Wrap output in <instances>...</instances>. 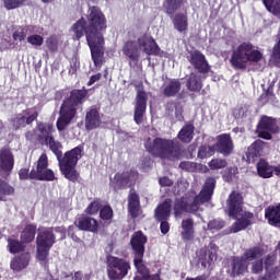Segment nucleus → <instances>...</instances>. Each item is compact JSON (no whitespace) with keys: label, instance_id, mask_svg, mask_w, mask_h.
Returning a JSON list of instances; mask_svg holds the SVG:
<instances>
[{"label":"nucleus","instance_id":"obj_51","mask_svg":"<svg viewBox=\"0 0 280 280\" xmlns=\"http://www.w3.org/2000/svg\"><path fill=\"white\" fill-rule=\"evenodd\" d=\"M209 231H220V229H224V222L220 220H212L208 223Z\"/></svg>","mask_w":280,"mask_h":280},{"label":"nucleus","instance_id":"obj_24","mask_svg":"<svg viewBox=\"0 0 280 280\" xmlns=\"http://www.w3.org/2000/svg\"><path fill=\"white\" fill-rule=\"evenodd\" d=\"M172 213V199H166L163 203L158 206L155 209V218L159 222H163V220H170V215Z\"/></svg>","mask_w":280,"mask_h":280},{"label":"nucleus","instance_id":"obj_62","mask_svg":"<svg viewBox=\"0 0 280 280\" xmlns=\"http://www.w3.org/2000/svg\"><path fill=\"white\" fill-rule=\"evenodd\" d=\"M273 172L276 176H280V164L278 166H273Z\"/></svg>","mask_w":280,"mask_h":280},{"label":"nucleus","instance_id":"obj_5","mask_svg":"<svg viewBox=\"0 0 280 280\" xmlns=\"http://www.w3.org/2000/svg\"><path fill=\"white\" fill-rule=\"evenodd\" d=\"M244 198L240 192L233 191L228 199V211L230 218H234L236 222L231 226V233H240L244 229H248L252 224L253 213L244 211Z\"/></svg>","mask_w":280,"mask_h":280},{"label":"nucleus","instance_id":"obj_40","mask_svg":"<svg viewBox=\"0 0 280 280\" xmlns=\"http://www.w3.org/2000/svg\"><path fill=\"white\" fill-rule=\"evenodd\" d=\"M8 248L10 253L14 254L24 250L25 246L14 238H9Z\"/></svg>","mask_w":280,"mask_h":280},{"label":"nucleus","instance_id":"obj_11","mask_svg":"<svg viewBox=\"0 0 280 280\" xmlns=\"http://www.w3.org/2000/svg\"><path fill=\"white\" fill-rule=\"evenodd\" d=\"M264 255L266 252L261 247L249 248L245 252V259L252 262V272L259 275L264 270Z\"/></svg>","mask_w":280,"mask_h":280},{"label":"nucleus","instance_id":"obj_32","mask_svg":"<svg viewBox=\"0 0 280 280\" xmlns=\"http://www.w3.org/2000/svg\"><path fill=\"white\" fill-rule=\"evenodd\" d=\"M182 238L186 242L194 240V220L185 219L182 221Z\"/></svg>","mask_w":280,"mask_h":280},{"label":"nucleus","instance_id":"obj_10","mask_svg":"<svg viewBox=\"0 0 280 280\" xmlns=\"http://www.w3.org/2000/svg\"><path fill=\"white\" fill-rule=\"evenodd\" d=\"M130 262L124 258L109 257L107 260V277L109 280H121L128 276Z\"/></svg>","mask_w":280,"mask_h":280},{"label":"nucleus","instance_id":"obj_1","mask_svg":"<svg viewBox=\"0 0 280 280\" xmlns=\"http://www.w3.org/2000/svg\"><path fill=\"white\" fill-rule=\"evenodd\" d=\"M88 21L89 24L84 18H81L72 25L70 32L74 40H80L85 34L92 60L95 67H102V60H104V35L102 32H106V16L100 8L92 7L89 9Z\"/></svg>","mask_w":280,"mask_h":280},{"label":"nucleus","instance_id":"obj_23","mask_svg":"<svg viewBox=\"0 0 280 280\" xmlns=\"http://www.w3.org/2000/svg\"><path fill=\"white\" fill-rule=\"evenodd\" d=\"M265 218L270 226L280 228V205L269 206L265 210Z\"/></svg>","mask_w":280,"mask_h":280},{"label":"nucleus","instance_id":"obj_59","mask_svg":"<svg viewBox=\"0 0 280 280\" xmlns=\"http://www.w3.org/2000/svg\"><path fill=\"white\" fill-rule=\"evenodd\" d=\"M19 176H20L21 180H26V178H30V170H27V168L20 170Z\"/></svg>","mask_w":280,"mask_h":280},{"label":"nucleus","instance_id":"obj_46","mask_svg":"<svg viewBox=\"0 0 280 280\" xmlns=\"http://www.w3.org/2000/svg\"><path fill=\"white\" fill-rule=\"evenodd\" d=\"M210 170H223L226 167V161L222 159H214L209 162Z\"/></svg>","mask_w":280,"mask_h":280},{"label":"nucleus","instance_id":"obj_7","mask_svg":"<svg viewBox=\"0 0 280 280\" xmlns=\"http://www.w3.org/2000/svg\"><path fill=\"white\" fill-rule=\"evenodd\" d=\"M145 150L159 159H167L168 161H176V159H180V145L174 142V140L155 138L151 141L149 139L145 142Z\"/></svg>","mask_w":280,"mask_h":280},{"label":"nucleus","instance_id":"obj_31","mask_svg":"<svg viewBox=\"0 0 280 280\" xmlns=\"http://www.w3.org/2000/svg\"><path fill=\"white\" fill-rule=\"evenodd\" d=\"M257 172L260 178H272V174H275V166H271L268 162L260 160L257 164Z\"/></svg>","mask_w":280,"mask_h":280},{"label":"nucleus","instance_id":"obj_35","mask_svg":"<svg viewBox=\"0 0 280 280\" xmlns=\"http://www.w3.org/2000/svg\"><path fill=\"white\" fill-rule=\"evenodd\" d=\"M32 30L34 33L28 35L26 38L28 45H32V47H43V44L45 43V37L36 33L38 32L36 26H32Z\"/></svg>","mask_w":280,"mask_h":280},{"label":"nucleus","instance_id":"obj_38","mask_svg":"<svg viewBox=\"0 0 280 280\" xmlns=\"http://www.w3.org/2000/svg\"><path fill=\"white\" fill-rule=\"evenodd\" d=\"M262 3L268 12H271L275 16H280V0H262Z\"/></svg>","mask_w":280,"mask_h":280},{"label":"nucleus","instance_id":"obj_15","mask_svg":"<svg viewBox=\"0 0 280 280\" xmlns=\"http://www.w3.org/2000/svg\"><path fill=\"white\" fill-rule=\"evenodd\" d=\"M217 141L218 142L214 144L215 152L223 154V156H229L233 154V139H231V136L229 133L218 136Z\"/></svg>","mask_w":280,"mask_h":280},{"label":"nucleus","instance_id":"obj_19","mask_svg":"<svg viewBox=\"0 0 280 280\" xmlns=\"http://www.w3.org/2000/svg\"><path fill=\"white\" fill-rule=\"evenodd\" d=\"M137 178V174L135 173H124V174H116L113 179H110V187L117 191V189H121L124 185H128V183H132Z\"/></svg>","mask_w":280,"mask_h":280},{"label":"nucleus","instance_id":"obj_4","mask_svg":"<svg viewBox=\"0 0 280 280\" xmlns=\"http://www.w3.org/2000/svg\"><path fill=\"white\" fill-rule=\"evenodd\" d=\"M122 54L130 60V62H139L141 59V54L148 56H159L161 54V48L156 40L148 34L140 35L136 40H128L122 46Z\"/></svg>","mask_w":280,"mask_h":280},{"label":"nucleus","instance_id":"obj_30","mask_svg":"<svg viewBox=\"0 0 280 280\" xmlns=\"http://www.w3.org/2000/svg\"><path fill=\"white\" fill-rule=\"evenodd\" d=\"M30 178L35 180H56L54 171L49 168H43L42 171H31Z\"/></svg>","mask_w":280,"mask_h":280},{"label":"nucleus","instance_id":"obj_27","mask_svg":"<svg viewBox=\"0 0 280 280\" xmlns=\"http://www.w3.org/2000/svg\"><path fill=\"white\" fill-rule=\"evenodd\" d=\"M173 26L174 30L183 34L187 31V27H189V21L187 19V14L185 13H177L173 16Z\"/></svg>","mask_w":280,"mask_h":280},{"label":"nucleus","instance_id":"obj_60","mask_svg":"<svg viewBox=\"0 0 280 280\" xmlns=\"http://www.w3.org/2000/svg\"><path fill=\"white\" fill-rule=\"evenodd\" d=\"M56 233H59V240H65L66 237L65 228H57Z\"/></svg>","mask_w":280,"mask_h":280},{"label":"nucleus","instance_id":"obj_17","mask_svg":"<svg viewBox=\"0 0 280 280\" xmlns=\"http://www.w3.org/2000/svg\"><path fill=\"white\" fill-rule=\"evenodd\" d=\"M74 224L80 231H88L90 233H97L100 230V223L91 217H80L75 220Z\"/></svg>","mask_w":280,"mask_h":280},{"label":"nucleus","instance_id":"obj_48","mask_svg":"<svg viewBox=\"0 0 280 280\" xmlns=\"http://www.w3.org/2000/svg\"><path fill=\"white\" fill-rule=\"evenodd\" d=\"M47 165H48L47 154L43 153L37 161V168L35 172H42V170H47Z\"/></svg>","mask_w":280,"mask_h":280},{"label":"nucleus","instance_id":"obj_43","mask_svg":"<svg viewBox=\"0 0 280 280\" xmlns=\"http://www.w3.org/2000/svg\"><path fill=\"white\" fill-rule=\"evenodd\" d=\"M215 154V147H201L198 152L199 159H207L209 156H213Z\"/></svg>","mask_w":280,"mask_h":280},{"label":"nucleus","instance_id":"obj_12","mask_svg":"<svg viewBox=\"0 0 280 280\" xmlns=\"http://www.w3.org/2000/svg\"><path fill=\"white\" fill-rule=\"evenodd\" d=\"M257 132L260 139H266L269 141L272 139V135L279 132V126H277V121H275V119L271 117L264 116L257 126Z\"/></svg>","mask_w":280,"mask_h":280},{"label":"nucleus","instance_id":"obj_16","mask_svg":"<svg viewBox=\"0 0 280 280\" xmlns=\"http://www.w3.org/2000/svg\"><path fill=\"white\" fill-rule=\"evenodd\" d=\"M38 117V112L36 109H26L21 114H18L13 119L14 129L25 128V126L32 124Z\"/></svg>","mask_w":280,"mask_h":280},{"label":"nucleus","instance_id":"obj_47","mask_svg":"<svg viewBox=\"0 0 280 280\" xmlns=\"http://www.w3.org/2000/svg\"><path fill=\"white\" fill-rule=\"evenodd\" d=\"M101 220H113V208L110 206H105L100 212Z\"/></svg>","mask_w":280,"mask_h":280},{"label":"nucleus","instance_id":"obj_55","mask_svg":"<svg viewBox=\"0 0 280 280\" xmlns=\"http://www.w3.org/2000/svg\"><path fill=\"white\" fill-rule=\"evenodd\" d=\"M100 80H102V73L93 74L88 82V86H93V84L100 82Z\"/></svg>","mask_w":280,"mask_h":280},{"label":"nucleus","instance_id":"obj_3","mask_svg":"<svg viewBox=\"0 0 280 280\" xmlns=\"http://www.w3.org/2000/svg\"><path fill=\"white\" fill-rule=\"evenodd\" d=\"M213 189H215V178L209 177L206 179L202 190L199 195L196 191H191L182 199H176L174 203V215L178 220L183 218L185 211L187 213H194L200 209V205L209 202L211 196H213Z\"/></svg>","mask_w":280,"mask_h":280},{"label":"nucleus","instance_id":"obj_58","mask_svg":"<svg viewBox=\"0 0 280 280\" xmlns=\"http://www.w3.org/2000/svg\"><path fill=\"white\" fill-rule=\"evenodd\" d=\"M175 117L178 121L183 120V107L180 105L175 106Z\"/></svg>","mask_w":280,"mask_h":280},{"label":"nucleus","instance_id":"obj_18","mask_svg":"<svg viewBox=\"0 0 280 280\" xmlns=\"http://www.w3.org/2000/svg\"><path fill=\"white\" fill-rule=\"evenodd\" d=\"M275 259H277V256L273 254H269L265 259V268H266V275L264 277H260L258 280H277L280 277V266L270 268L271 264H275Z\"/></svg>","mask_w":280,"mask_h":280},{"label":"nucleus","instance_id":"obj_61","mask_svg":"<svg viewBox=\"0 0 280 280\" xmlns=\"http://www.w3.org/2000/svg\"><path fill=\"white\" fill-rule=\"evenodd\" d=\"M186 280H207V277L205 276H198L196 278H186Z\"/></svg>","mask_w":280,"mask_h":280},{"label":"nucleus","instance_id":"obj_44","mask_svg":"<svg viewBox=\"0 0 280 280\" xmlns=\"http://www.w3.org/2000/svg\"><path fill=\"white\" fill-rule=\"evenodd\" d=\"M100 209H102V203L100 200H94L86 207L85 213H88V215H96Z\"/></svg>","mask_w":280,"mask_h":280},{"label":"nucleus","instance_id":"obj_56","mask_svg":"<svg viewBox=\"0 0 280 280\" xmlns=\"http://www.w3.org/2000/svg\"><path fill=\"white\" fill-rule=\"evenodd\" d=\"M159 183L162 187H172V185L174 184L168 177H161L159 179Z\"/></svg>","mask_w":280,"mask_h":280},{"label":"nucleus","instance_id":"obj_8","mask_svg":"<svg viewBox=\"0 0 280 280\" xmlns=\"http://www.w3.org/2000/svg\"><path fill=\"white\" fill-rule=\"evenodd\" d=\"M248 62H264V54L253 44L243 43L233 51L231 63L235 69H246Z\"/></svg>","mask_w":280,"mask_h":280},{"label":"nucleus","instance_id":"obj_2","mask_svg":"<svg viewBox=\"0 0 280 280\" xmlns=\"http://www.w3.org/2000/svg\"><path fill=\"white\" fill-rule=\"evenodd\" d=\"M38 130L42 132V137H44L46 144L49 145L51 152L57 156L60 171L65 178L72 180V183L78 180L79 174L75 166L78 165V161L82 159V148L75 147L74 149L66 152L63 158L60 159V156H62V151H60L62 144L56 141L51 135V132H54V125L39 122Z\"/></svg>","mask_w":280,"mask_h":280},{"label":"nucleus","instance_id":"obj_57","mask_svg":"<svg viewBox=\"0 0 280 280\" xmlns=\"http://www.w3.org/2000/svg\"><path fill=\"white\" fill-rule=\"evenodd\" d=\"M74 280H91V275H82V272L78 271L74 273Z\"/></svg>","mask_w":280,"mask_h":280},{"label":"nucleus","instance_id":"obj_50","mask_svg":"<svg viewBox=\"0 0 280 280\" xmlns=\"http://www.w3.org/2000/svg\"><path fill=\"white\" fill-rule=\"evenodd\" d=\"M43 138H45V136H43V132H40V130L38 129V125H37V130H32L26 133V139L28 141H34V139H43Z\"/></svg>","mask_w":280,"mask_h":280},{"label":"nucleus","instance_id":"obj_53","mask_svg":"<svg viewBox=\"0 0 280 280\" xmlns=\"http://www.w3.org/2000/svg\"><path fill=\"white\" fill-rule=\"evenodd\" d=\"M179 167L186 170V172H194V170H196V164L194 162H182Z\"/></svg>","mask_w":280,"mask_h":280},{"label":"nucleus","instance_id":"obj_22","mask_svg":"<svg viewBox=\"0 0 280 280\" xmlns=\"http://www.w3.org/2000/svg\"><path fill=\"white\" fill-rule=\"evenodd\" d=\"M190 62L195 69L199 70V73H207L209 71V63L200 51H192L190 54Z\"/></svg>","mask_w":280,"mask_h":280},{"label":"nucleus","instance_id":"obj_34","mask_svg":"<svg viewBox=\"0 0 280 280\" xmlns=\"http://www.w3.org/2000/svg\"><path fill=\"white\" fill-rule=\"evenodd\" d=\"M177 137L183 141V143H190L191 139H194V125H185L178 132Z\"/></svg>","mask_w":280,"mask_h":280},{"label":"nucleus","instance_id":"obj_52","mask_svg":"<svg viewBox=\"0 0 280 280\" xmlns=\"http://www.w3.org/2000/svg\"><path fill=\"white\" fill-rule=\"evenodd\" d=\"M235 174H237V167L233 166L228 168V171L223 174V179L229 183V180H231V178H233V176H235Z\"/></svg>","mask_w":280,"mask_h":280},{"label":"nucleus","instance_id":"obj_45","mask_svg":"<svg viewBox=\"0 0 280 280\" xmlns=\"http://www.w3.org/2000/svg\"><path fill=\"white\" fill-rule=\"evenodd\" d=\"M27 38V28L25 27H19L13 33V39L18 40L19 43H22V40H25Z\"/></svg>","mask_w":280,"mask_h":280},{"label":"nucleus","instance_id":"obj_37","mask_svg":"<svg viewBox=\"0 0 280 280\" xmlns=\"http://www.w3.org/2000/svg\"><path fill=\"white\" fill-rule=\"evenodd\" d=\"M180 91V82L179 81H171L165 88H164V95L166 97H174L176 93Z\"/></svg>","mask_w":280,"mask_h":280},{"label":"nucleus","instance_id":"obj_64","mask_svg":"<svg viewBox=\"0 0 280 280\" xmlns=\"http://www.w3.org/2000/svg\"><path fill=\"white\" fill-rule=\"evenodd\" d=\"M180 185H183V186L185 187L187 184H183V183H182Z\"/></svg>","mask_w":280,"mask_h":280},{"label":"nucleus","instance_id":"obj_28","mask_svg":"<svg viewBox=\"0 0 280 280\" xmlns=\"http://www.w3.org/2000/svg\"><path fill=\"white\" fill-rule=\"evenodd\" d=\"M30 266V253H24L20 256H16L11 261V269L15 270V272H21V270L27 268Z\"/></svg>","mask_w":280,"mask_h":280},{"label":"nucleus","instance_id":"obj_6","mask_svg":"<svg viewBox=\"0 0 280 280\" xmlns=\"http://www.w3.org/2000/svg\"><path fill=\"white\" fill-rule=\"evenodd\" d=\"M88 93L89 92L86 90H73L70 93V97L62 103L59 112V118L57 119V129L60 132H62V130L73 121V118L78 113V106L79 104H82Z\"/></svg>","mask_w":280,"mask_h":280},{"label":"nucleus","instance_id":"obj_29","mask_svg":"<svg viewBox=\"0 0 280 280\" xmlns=\"http://www.w3.org/2000/svg\"><path fill=\"white\" fill-rule=\"evenodd\" d=\"M186 86L188 91L198 93V91L202 89V79L200 77V72L190 73L189 78L187 79Z\"/></svg>","mask_w":280,"mask_h":280},{"label":"nucleus","instance_id":"obj_39","mask_svg":"<svg viewBox=\"0 0 280 280\" xmlns=\"http://www.w3.org/2000/svg\"><path fill=\"white\" fill-rule=\"evenodd\" d=\"M184 0H166L167 14H174L176 10H180Z\"/></svg>","mask_w":280,"mask_h":280},{"label":"nucleus","instance_id":"obj_36","mask_svg":"<svg viewBox=\"0 0 280 280\" xmlns=\"http://www.w3.org/2000/svg\"><path fill=\"white\" fill-rule=\"evenodd\" d=\"M34 237H36V225L28 224L21 233V240L24 244H30V242H34Z\"/></svg>","mask_w":280,"mask_h":280},{"label":"nucleus","instance_id":"obj_54","mask_svg":"<svg viewBox=\"0 0 280 280\" xmlns=\"http://www.w3.org/2000/svg\"><path fill=\"white\" fill-rule=\"evenodd\" d=\"M160 230L163 235H167V233H170V223L167 220L161 221Z\"/></svg>","mask_w":280,"mask_h":280},{"label":"nucleus","instance_id":"obj_63","mask_svg":"<svg viewBox=\"0 0 280 280\" xmlns=\"http://www.w3.org/2000/svg\"><path fill=\"white\" fill-rule=\"evenodd\" d=\"M51 0H42L43 3H49Z\"/></svg>","mask_w":280,"mask_h":280},{"label":"nucleus","instance_id":"obj_20","mask_svg":"<svg viewBox=\"0 0 280 280\" xmlns=\"http://www.w3.org/2000/svg\"><path fill=\"white\" fill-rule=\"evenodd\" d=\"M102 125V117L97 108H91L85 114V128L86 130H95Z\"/></svg>","mask_w":280,"mask_h":280},{"label":"nucleus","instance_id":"obj_9","mask_svg":"<svg viewBox=\"0 0 280 280\" xmlns=\"http://www.w3.org/2000/svg\"><path fill=\"white\" fill-rule=\"evenodd\" d=\"M56 243V235H54V231L51 229H45L40 231L36 238L37 244V259L38 261L45 262L47 261V257H49V250Z\"/></svg>","mask_w":280,"mask_h":280},{"label":"nucleus","instance_id":"obj_13","mask_svg":"<svg viewBox=\"0 0 280 280\" xmlns=\"http://www.w3.org/2000/svg\"><path fill=\"white\" fill-rule=\"evenodd\" d=\"M145 108H148V94L143 90H138L136 96V105L133 113V120L138 126L143 124V117L145 116Z\"/></svg>","mask_w":280,"mask_h":280},{"label":"nucleus","instance_id":"obj_26","mask_svg":"<svg viewBox=\"0 0 280 280\" xmlns=\"http://www.w3.org/2000/svg\"><path fill=\"white\" fill-rule=\"evenodd\" d=\"M248 270V259H245V254L241 258H234L232 262V276L238 277Z\"/></svg>","mask_w":280,"mask_h":280},{"label":"nucleus","instance_id":"obj_42","mask_svg":"<svg viewBox=\"0 0 280 280\" xmlns=\"http://www.w3.org/2000/svg\"><path fill=\"white\" fill-rule=\"evenodd\" d=\"M2 3L5 10H16L18 8H21L23 3H25V0H2Z\"/></svg>","mask_w":280,"mask_h":280},{"label":"nucleus","instance_id":"obj_14","mask_svg":"<svg viewBox=\"0 0 280 280\" xmlns=\"http://www.w3.org/2000/svg\"><path fill=\"white\" fill-rule=\"evenodd\" d=\"M14 170V154L10 149L0 150V176H10Z\"/></svg>","mask_w":280,"mask_h":280},{"label":"nucleus","instance_id":"obj_33","mask_svg":"<svg viewBox=\"0 0 280 280\" xmlns=\"http://www.w3.org/2000/svg\"><path fill=\"white\" fill-rule=\"evenodd\" d=\"M266 148V143L261 140H256L247 150V156L249 159H255L257 156H261V152Z\"/></svg>","mask_w":280,"mask_h":280},{"label":"nucleus","instance_id":"obj_41","mask_svg":"<svg viewBox=\"0 0 280 280\" xmlns=\"http://www.w3.org/2000/svg\"><path fill=\"white\" fill-rule=\"evenodd\" d=\"M14 194V187L0 179V200H3V196H12Z\"/></svg>","mask_w":280,"mask_h":280},{"label":"nucleus","instance_id":"obj_21","mask_svg":"<svg viewBox=\"0 0 280 280\" xmlns=\"http://www.w3.org/2000/svg\"><path fill=\"white\" fill-rule=\"evenodd\" d=\"M128 211L131 218H139L141 215L139 195L135 190H130L128 196Z\"/></svg>","mask_w":280,"mask_h":280},{"label":"nucleus","instance_id":"obj_25","mask_svg":"<svg viewBox=\"0 0 280 280\" xmlns=\"http://www.w3.org/2000/svg\"><path fill=\"white\" fill-rule=\"evenodd\" d=\"M200 253L201 266H203V268H207L208 265H210L212 261H215V259L218 258V246L210 245L206 250H201ZM203 254L205 256H202Z\"/></svg>","mask_w":280,"mask_h":280},{"label":"nucleus","instance_id":"obj_49","mask_svg":"<svg viewBox=\"0 0 280 280\" xmlns=\"http://www.w3.org/2000/svg\"><path fill=\"white\" fill-rule=\"evenodd\" d=\"M46 45L50 51H58V37L50 36L46 40Z\"/></svg>","mask_w":280,"mask_h":280}]
</instances>
